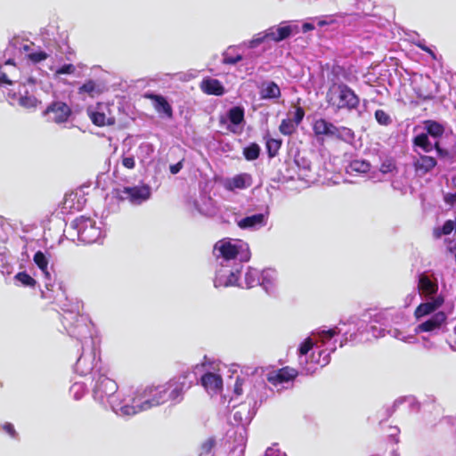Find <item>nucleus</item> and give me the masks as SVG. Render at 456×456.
<instances>
[{
	"mask_svg": "<svg viewBox=\"0 0 456 456\" xmlns=\"http://www.w3.org/2000/svg\"><path fill=\"white\" fill-rule=\"evenodd\" d=\"M34 263L42 271L46 278H50V273L48 271V259L42 251H37L33 256Z\"/></svg>",
	"mask_w": 456,
	"mask_h": 456,
	"instance_id": "obj_28",
	"label": "nucleus"
},
{
	"mask_svg": "<svg viewBox=\"0 0 456 456\" xmlns=\"http://www.w3.org/2000/svg\"><path fill=\"white\" fill-rule=\"evenodd\" d=\"M416 93H417L418 97L424 101L433 99L432 93H425V92H422L420 89H418V91H416Z\"/></svg>",
	"mask_w": 456,
	"mask_h": 456,
	"instance_id": "obj_49",
	"label": "nucleus"
},
{
	"mask_svg": "<svg viewBox=\"0 0 456 456\" xmlns=\"http://www.w3.org/2000/svg\"><path fill=\"white\" fill-rule=\"evenodd\" d=\"M338 135L339 136H337V139L343 141L353 140L354 137L353 130L346 126L338 127Z\"/></svg>",
	"mask_w": 456,
	"mask_h": 456,
	"instance_id": "obj_41",
	"label": "nucleus"
},
{
	"mask_svg": "<svg viewBox=\"0 0 456 456\" xmlns=\"http://www.w3.org/2000/svg\"><path fill=\"white\" fill-rule=\"evenodd\" d=\"M28 60H29L33 63L41 62L48 58V54L44 51H39L36 53H30L27 55Z\"/></svg>",
	"mask_w": 456,
	"mask_h": 456,
	"instance_id": "obj_42",
	"label": "nucleus"
},
{
	"mask_svg": "<svg viewBox=\"0 0 456 456\" xmlns=\"http://www.w3.org/2000/svg\"><path fill=\"white\" fill-rule=\"evenodd\" d=\"M200 382L202 387L208 391H213L215 393L220 392L223 388V379L221 375L207 372L205 373L201 379Z\"/></svg>",
	"mask_w": 456,
	"mask_h": 456,
	"instance_id": "obj_17",
	"label": "nucleus"
},
{
	"mask_svg": "<svg viewBox=\"0 0 456 456\" xmlns=\"http://www.w3.org/2000/svg\"><path fill=\"white\" fill-rule=\"evenodd\" d=\"M425 128L428 135L432 137L439 138L444 133V126L437 121L428 119L424 121Z\"/></svg>",
	"mask_w": 456,
	"mask_h": 456,
	"instance_id": "obj_25",
	"label": "nucleus"
},
{
	"mask_svg": "<svg viewBox=\"0 0 456 456\" xmlns=\"http://www.w3.org/2000/svg\"><path fill=\"white\" fill-rule=\"evenodd\" d=\"M117 195L121 200H128L132 204L140 205L151 198V190L148 184L142 183L118 190Z\"/></svg>",
	"mask_w": 456,
	"mask_h": 456,
	"instance_id": "obj_4",
	"label": "nucleus"
},
{
	"mask_svg": "<svg viewBox=\"0 0 456 456\" xmlns=\"http://www.w3.org/2000/svg\"><path fill=\"white\" fill-rule=\"evenodd\" d=\"M416 45L422 51L428 53L434 60L436 59V53H434V51L432 49H430L428 46H427L425 44L419 42L416 44Z\"/></svg>",
	"mask_w": 456,
	"mask_h": 456,
	"instance_id": "obj_47",
	"label": "nucleus"
},
{
	"mask_svg": "<svg viewBox=\"0 0 456 456\" xmlns=\"http://www.w3.org/2000/svg\"><path fill=\"white\" fill-rule=\"evenodd\" d=\"M370 163L364 159H354L347 166V173L367 174L370 170Z\"/></svg>",
	"mask_w": 456,
	"mask_h": 456,
	"instance_id": "obj_24",
	"label": "nucleus"
},
{
	"mask_svg": "<svg viewBox=\"0 0 456 456\" xmlns=\"http://www.w3.org/2000/svg\"><path fill=\"white\" fill-rule=\"evenodd\" d=\"M234 391L237 395L242 394L241 383H239L238 381H236Z\"/></svg>",
	"mask_w": 456,
	"mask_h": 456,
	"instance_id": "obj_55",
	"label": "nucleus"
},
{
	"mask_svg": "<svg viewBox=\"0 0 456 456\" xmlns=\"http://www.w3.org/2000/svg\"><path fill=\"white\" fill-rule=\"evenodd\" d=\"M250 175L248 174H240L233 176L228 181L226 189L234 191L236 189H245L250 185Z\"/></svg>",
	"mask_w": 456,
	"mask_h": 456,
	"instance_id": "obj_22",
	"label": "nucleus"
},
{
	"mask_svg": "<svg viewBox=\"0 0 456 456\" xmlns=\"http://www.w3.org/2000/svg\"><path fill=\"white\" fill-rule=\"evenodd\" d=\"M182 167H183V161H179L176 164L171 165L169 169H170L171 174L175 175L178 172H180Z\"/></svg>",
	"mask_w": 456,
	"mask_h": 456,
	"instance_id": "obj_51",
	"label": "nucleus"
},
{
	"mask_svg": "<svg viewBox=\"0 0 456 456\" xmlns=\"http://www.w3.org/2000/svg\"><path fill=\"white\" fill-rule=\"evenodd\" d=\"M436 166V159L427 155H420L419 158L413 162L415 172L421 175L430 172Z\"/></svg>",
	"mask_w": 456,
	"mask_h": 456,
	"instance_id": "obj_18",
	"label": "nucleus"
},
{
	"mask_svg": "<svg viewBox=\"0 0 456 456\" xmlns=\"http://www.w3.org/2000/svg\"><path fill=\"white\" fill-rule=\"evenodd\" d=\"M456 231V219L447 220L444 222L442 227L435 228L433 235L436 239L441 238L443 235H449L452 231Z\"/></svg>",
	"mask_w": 456,
	"mask_h": 456,
	"instance_id": "obj_26",
	"label": "nucleus"
},
{
	"mask_svg": "<svg viewBox=\"0 0 456 456\" xmlns=\"http://www.w3.org/2000/svg\"><path fill=\"white\" fill-rule=\"evenodd\" d=\"M122 411L126 414H134L136 413V411L134 410V406H128V405H126L124 407H122Z\"/></svg>",
	"mask_w": 456,
	"mask_h": 456,
	"instance_id": "obj_53",
	"label": "nucleus"
},
{
	"mask_svg": "<svg viewBox=\"0 0 456 456\" xmlns=\"http://www.w3.org/2000/svg\"><path fill=\"white\" fill-rule=\"evenodd\" d=\"M328 102L337 110H355L360 103L358 95L346 84H339L328 94Z\"/></svg>",
	"mask_w": 456,
	"mask_h": 456,
	"instance_id": "obj_2",
	"label": "nucleus"
},
{
	"mask_svg": "<svg viewBox=\"0 0 456 456\" xmlns=\"http://www.w3.org/2000/svg\"><path fill=\"white\" fill-rule=\"evenodd\" d=\"M122 165L124 167H126L127 169L134 168V167H135L134 158L133 156H128V157L124 156L122 158Z\"/></svg>",
	"mask_w": 456,
	"mask_h": 456,
	"instance_id": "obj_46",
	"label": "nucleus"
},
{
	"mask_svg": "<svg viewBox=\"0 0 456 456\" xmlns=\"http://www.w3.org/2000/svg\"><path fill=\"white\" fill-rule=\"evenodd\" d=\"M305 117V110L302 107L298 106L296 108L294 118H291L297 126L302 122Z\"/></svg>",
	"mask_w": 456,
	"mask_h": 456,
	"instance_id": "obj_45",
	"label": "nucleus"
},
{
	"mask_svg": "<svg viewBox=\"0 0 456 456\" xmlns=\"http://www.w3.org/2000/svg\"><path fill=\"white\" fill-rule=\"evenodd\" d=\"M43 114H53L52 120L56 124H62L69 120L72 114V110L66 102L54 101L46 107Z\"/></svg>",
	"mask_w": 456,
	"mask_h": 456,
	"instance_id": "obj_7",
	"label": "nucleus"
},
{
	"mask_svg": "<svg viewBox=\"0 0 456 456\" xmlns=\"http://www.w3.org/2000/svg\"><path fill=\"white\" fill-rule=\"evenodd\" d=\"M144 98L149 99L152 102L154 110L162 117H166L169 119L173 118V108L167 100L160 95L153 93H146Z\"/></svg>",
	"mask_w": 456,
	"mask_h": 456,
	"instance_id": "obj_11",
	"label": "nucleus"
},
{
	"mask_svg": "<svg viewBox=\"0 0 456 456\" xmlns=\"http://www.w3.org/2000/svg\"><path fill=\"white\" fill-rule=\"evenodd\" d=\"M118 387L115 380L105 375H99L93 388L94 397L96 400L102 401L104 398L113 395L118 391Z\"/></svg>",
	"mask_w": 456,
	"mask_h": 456,
	"instance_id": "obj_6",
	"label": "nucleus"
},
{
	"mask_svg": "<svg viewBox=\"0 0 456 456\" xmlns=\"http://www.w3.org/2000/svg\"><path fill=\"white\" fill-rule=\"evenodd\" d=\"M332 22H333V20H319L317 24L319 27H323V26L329 25Z\"/></svg>",
	"mask_w": 456,
	"mask_h": 456,
	"instance_id": "obj_56",
	"label": "nucleus"
},
{
	"mask_svg": "<svg viewBox=\"0 0 456 456\" xmlns=\"http://www.w3.org/2000/svg\"><path fill=\"white\" fill-rule=\"evenodd\" d=\"M234 49L232 47H229L224 53H223V64L225 65H234L238 63L239 61H242L243 57L240 53H232V51Z\"/></svg>",
	"mask_w": 456,
	"mask_h": 456,
	"instance_id": "obj_34",
	"label": "nucleus"
},
{
	"mask_svg": "<svg viewBox=\"0 0 456 456\" xmlns=\"http://www.w3.org/2000/svg\"><path fill=\"white\" fill-rule=\"evenodd\" d=\"M314 346V342L312 338H307L304 340V342L299 346V354L305 355Z\"/></svg>",
	"mask_w": 456,
	"mask_h": 456,
	"instance_id": "obj_43",
	"label": "nucleus"
},
{
	"mask_svg": "<svg viewBox=\"0 0 456 456\" xmlns=\"http://www.w3.org/2000/svg\"><path fill=\"white\" fill-rule=\"evenodd\" d=\"M216 442L214 436L207 438L199 447L198 456H208L210 454L213 448L216 446Z\"/></svg>",
	"mask_w": 456,
	"mask_h": 456,
	"instance_id": "obj_35",
	"label": "nucleus"
},
{
	"mask_svg": "<svg viewBox=\"0 0 456 456\" xmlns=\"http://www.w3.org/2000/svg\"><path fill=\"white\" fill-rule=\"evenodd\" d=\"M374 116L377 122L381 126H388L392 123L390 116L383 110H377Z\"/></svg>",
	"mask_w": 456,
	"mask_h": 456,
	"instance_id": "obj_39",
	"label": "nucleus"
},
{
	"mask_svg": "<svg viewBox=\"0 0 456 456\" xmlns=\"http://www.w3.org/2000/svg\"><path fill=\"white\" fill-rule=\"evenodd\" d=\"M454 330H455V333H456V326H455V329H454Z\"/></svg>",
	"mask_w": 456,
	"mask_h": 456,
	"instance_id": "obj_60",
	"label": "nucleus"
},
{
	"mask_svg": "<svg viewBox=\"0 0 456 456\" xmlns=\"http://www.w3.org/2000/svg\"><path fill=\"white\" fill-rule=\"evenodd\" d=\"M265 224V216L263 214H255L246 216L238 222V225L241 229L252 228Z\"/></svg>",
	"mask_w": 456,
	"mask_h": 456,
	"instance_id": "obj_23",
	"label": "nucleus"
},
{
	"mask_svg": "<svg viewBox=\"0 0 456 456\" xmlns=\"http://www.w3.org/2000/svg\"><path fill=\"white\" fill-rule=\"evenodd\" d=\"M313 132L315 137L322 143L324 142L323 136L334 137L338 135V127L325 118L316 119L313 124Z\"/></svg>",
	"mask_w": 456,
	"mask_h": 456,
	"instance_id": "obj_8",
	"label": "nucleus"
},
{
	"mask_svg": "<svg viewBox=\"0 0 456 456\" xmlns=\"http://www.w3.org/2000/svg\"><path fill=\"white\" fill-rule=\"evenodd\" d=\"M239 271L233 272L228 267H222L216 273L215 286L216 288L235 286L239 281Z\"/></svg>",
	"mask_w": 456,
	"mask_h": 456,
	"instance_id": "obj_12",
	"label": "nucleus"
},
{
	"mask_svg": "<svg viewBox=\"0 0 456 456\" xmlns=\"http://www.w3.org/2000/svg\"><path fill=\"white\" fill-rule=\"evenodd\" d=\"M227 117L232 125H240L244 121V109L240 106L232 107L228 110Z\"/></svg>",
	"mask_w": 456,
	"mask_h": 456,
	"instance_id": "obj_27",
	"label": "nucleus"
},
{
	"mask_svg": "<svg viewBox=\"0 0 456 456\" xmlns=\"http://www.w3.org/2000/svg\"><path fill=\"white\" fill-rule=\"evenodd\" d=\"M395 169H396V165H395V160L393 159H387L386 160H384L381 163L380 167H379V171L382 174L392 173Z\"/></svg>",
	"mask_w": 456,
	"mask_h": 456,
	"instance_id": "obj_40",
	"label": "nucleus"
},
{
	"mask_svg": "<svg viewBox=\"0 0 456 456\" xmlns=\"http://www.w3.org/2000/svg\"><path fill=\"white\" fill-rule=\"evenodd\" d=\"M298 371L289 366L282 367L267 374V381L273 386L294 380Z\"/></svg>",
	"mask_w": 456,
	"mask_h": 456,
	"instance_id": "obj_10",
	"label": "nucleus"
},
{
	"mask_svg": "<svg viewBox=\"0 0 456 456\" xmlns=\"http://www.w3.org/2000/svg\"><path fill=\"white\" fill-rule=\"evenodd\" d=\"M413 144L420 147L425 152H430L433 150V145L428 139V134L425 133L415 136L413 139Z\"/></svg>",
	"mask_w": 456,
	"mask_h": 456,
	"instance_id": "obj_31",
	"label": "nucleus"
},
{
	"mask_svg": "<svg viewBox=\"0 0 456 456\" xmlns=\"http://www.w3.org/2000/svg\"><path fill=\"white\" fill-rule=\"evenodd\" d=\"M265 41H270L269 34L266 29L255 35L254 37L248 42V47L256 48Z\"/></svg>",
	"mask_w": 456,
	"mask_h": 456,
	"instance_id": "obj_38",
	"label": "nucleus"
},
{
	"mask_svg": "<svg viewBox=\"0 0 456 456\" xmlns=\"http://www.w3.org/2000/svg\"><path fill=\"white\" fill-rule=\"evenodd\" d=\"M436 152L440 157H443V158L449 156V151L447 150H444L442 148Z\"/></svg>",
	"mask_w": 456,
	"mask_h": 456,
	"instance_id": "obj_57",
	"label": "nucleus"
},
{
	"mask_svg": "<svg viewBox=\"0 0 456 456\" xmlns=\"http://www.w3.org/2000/svg\"><path fill=\"white\" fill-rule=\"evenodd\" d=\"M143 393L148 399L142 403L141 410H147L170 402L165 384L148 387Z\"/></svg>",
	"mask_w": 456,
	"mask_h": 456,
	"instance_id": "obj_5",
	"label": "nucleus"
},
{
	"mask_svg": "<svg viewBox=\"0 0 456 456\" xmlns=\"http://www.w3.org/2000/svg\"><path fill=\"white\" fill-rule=\"evenodd\" d=\"M259 94L260 98L263 100L279 99L281 96V89L274 81L263 82L260 87Z\"/></svg>",
	"mask_w": 456,
	"mask_h": 456,
	"instance_id": "obj_19",
	"label": "nucleus"
},
{
	"mask_svg": "<svg viewBox=\"0 0 456 456\" xmlns=\"http://www.w3.org/2000/svg\"><path fill=\"white\" fill-rule=\"evenodd\" d=\"M39 102L34 95L28 94L19 99V105L26 109H36Z\"/></svg>",
	"mask_w": 456,
	"mask_h": 456,
	"instance_id": "obj_36",
	"label": "nucleus"
},
{
	"mask_svg": "<svg viewBox=\"0 0 456 456\" xmlns=\"http://www.w3.org/2000/svg\"><path fill=\"white\" fill-rule=\"evenodd\" d=\"M103 105L102 103L97 104L95 110L90 109L87 110L88 117L92 123L97 126H112L115 124L114 117H107L104 111L102 110Z\"/></svg>",
	"mask_w": 456,
	"mask_h": 456,
	"instance_id": "obj_15",
	"label": "nucleus"
},
{
	"mask_svg": "<svg viewBox=\"0 0 456 456\" xmlns=\"http://www.w3.org/2000/svg\"><path fill=\"white\" fill-rule=\"evenodd\" d=\"M418 289L420 293L428 297L437 292L438 285L432 281L428 276L422 273L419 277Z\"/></svg>",
	"mask_w": 456,
	"mask_h": 456,
	"instance_id": "obj_21",
	"label": "nucleus"
},
{
	"mask_svg": "<svg viewBox=\"0 0 456 456\" xmlns=\"http://www.w3.org/2000/svg\"><path fill=\"white\" fill-rule=\"evenodd\" d=\"M260 151L261 149L259 145L256 142H252L243 149V155L247 160L252 161L259 158Z\"/></svg>",
	"mask_w": 456,
	"mask_h": 456,
	"instance_id": "obj_33",
	"label": "nucleus"
},
{
	"mask_svg": "<svg viewBox=\"0 0 456 456\" xmlns=\"http://www.w3.org/2000/svg\"><path fill=\"white\" fill-rule=\"evenodd\" d=\"M322 334H323V338H331L337 334V331L334 329H330L328 330H323Z\"/></svg>",
	"mask_w": 456,
	"mask_h": 456,
	"instance_id": "obj_52",
	"label": "nucleus"
},
{
	"mask_svg": "<svg viewBox=\"0 0 456 456\" xmlns=\"http://www.w3.org/2000/svg\"><path fill=\"white\" fill-rule=\"evenodd\" d=\"M445 203L452 206L456 202V193H447L444 196Z\"/></svg>",
	"mask_w": 456,
	"mask_h": 456,
	"instance_id": "obj_50",
	"label": "nucleus"
},
{
	"mask_svg": "<svg viewBox=\"0 0 456 456\" xmlns=\"http://www.w3.org/2000/svg\"><path fill=\"white\" fill-rule=\"evenodd\" d=\"M15 280L20 282L23 286L34 288L37 285V281L32 278L26 272H20L14 276Z\"/></svg>",
	"mask_w": 456,
	"mask_h": 456,
	"instance_id": "obj_37",
	"label": "nucleus"
},
{
	"mask_svg": "<svg viewBox=\"0 0 456 456\" xmlns=\"http://www.w3.org/2000/svg\"><path fill=\"white\" fill-rule=\"evenodd\" d=\"M200 88L208 95L222 96L225 94L224 86L216 78H203L200 84Z\"/></svg>",
	"mask_w": 456,
	"mask_h": 456,
	"instance_id": "obj_14",
	"label": "nucleus"
},
{
	"mask_svg": "<svg viewBox=\"0 0 456 456\" xmlns=\"http://www.w3.org/2000/svg\"><path fill=\"white\" fill-rule=\"evenodd\" d=\"M3 429L7 433L9 434L12 437H16L17 434H16V431L14 429V427L12 424L11 423H5L4 426H3Z\"/></svg>",
	"mask_w": 456,
	"mask_h": 456,
	"instance_id": "obj_48",
	"label": "nucleus"
},
{
	"mask_svg": "<svg viewBox=\"0 0 456 456\" xmlns=\"http://www.w3.org/2000/svg\"><path fill=\"white\" fill-rule=\"evenodd\" d=\"M215 249H218L220 255L226 260L235 259L239 254L238 247L230 241L220 240L215 245Z\"/></svg>",
	"mask_w": 456,
	"mask_h": 456,
	"instance_id": "obj_20",
	"label": "nucleus"
},
{
	"mask_svg": "<svg viewBox=\"0 0 456 456\" xmlns=\"http://www.w3.org/2000/svg\"><path fill=\"white\" fill-rule=\"evenodd\" d=\"M196 384L195 376L189 370L170 379L165 383L170 402L174 404L182 403L185 393Z\"/></svg>",
	"mask_w": 456,
	"mask_h": 456,
	"instance_id": "obj_1",
	"label": "nucleus"
},
{
	"mask_svg": "<svg viewBox=\"0 0 456 456\" xmlns=\"http://www.w3.org/2000/svg\"><path fill=\"white\" fill-rule=\"evenodd\" d=\"M297 125L291 118H284L279 126V131L283 135H292L297 128Z\"/></svg>",
	"mask_w": 456,
	"mask_h": 456,
	"instance_id": "obj_30",
	"label": "nucleus"
},
{
	"mask_svg": "<svg viewBox=\"0 0 456 456\" xmlns=\"http://www.w3.org/2000/svg\"><path fill=\"white\" fill-rule=\"evenodd\" d=\"M447 315L444 312L439 311L435 313L429 319L419 323L415 328V332L417 334L422 332H432L441 329L443 325L446 323Z\"/></svg>",
	"mask_w": 456,
	"mask_h": 456,
	"instance_id": "obj_9",
	"label": "nucleus"
},
{
	"mask_svg": "<svg viewBox=\"0 0 456 456\" xmlns=\"http://www.w3.org/2000/svg\"><path fill=\"white\" fill-rule=\"evenodd\" d=\"M433 148L436 149V151H438L441 147H440V143L438 142H436L434 145H433Z\"/></svg>",
	"mask_w": 456,
	"mask_h": 456,
	"instance_id": "obj_58",
	"label": "nucleus"
},
{
	"mask_svg": "<svg viewBox=\"0 0 456 456\" xmlns=\"http://www.w3.org/2000/svg\"><path fill=\"white\" fill-rule=\"evenodd\" d=\"M76 71V67L71 64H64L61 67H60L56 71V75H64V74H73Z\"/></svg>",
	"mask_w": 456,
	"mask_h": 456,
	"instance_id": "obj_44",
	"label": "nucleus"
},
{
	"mask_svg": "<svg viewBox=\"0 0 456 456\" xmlns=\"http://www.w3.org/2000/svg\"><path fill=\"white\" fill-rule=\"evenodd\" d=\"M78 93H85L87 94L89 96L94 97V94H99L101 93V90L94 80L89 79L78 88Z\"/></svg>",
	"mask_w": 456,
	"mask_h": 456,
	"instance_id": "obj_32",
	"label": "nucleus"
},
{
	"mask_svg": "<svg viewBox=\"0 0 456 456\" xmlns=\"http://www.w3.org/2000/svg\"><path fill=\"white\" fill-rule=\"evenodd\" d=\"M72 227L77 230L78 240L86 244H92L100 238L101 230L95 222L90 218L81 216L72 222Z\"/></svg>",
	"mask_w": 456,
	"mask_h": 456,
	"instance_id": "obj_3",
	"label": "nucleus"
},
{
	"mask_svg": "<svg viewBox=\"0 0 456 456\" xmlns=\"http://www.w3.org/2000/svg\"><path fill=\"white\" fill-rule=\"evenodd\" d=\"M22 48H23V50H24L25 52H28V51L30 49V46H29L28 45H23V47H22Z\"/></svg>",
	"mask_w": 456,
	"mask_h": 456,
	"instance_id": "obj_59",
	"label": "nucleus"
},
{
	"mask_svg": "<svg viewBox=\"0 0 456 456\" xmlns=\"http://www.w3.org/2000/svg\"><path fill=\"white\" fill-rule=\"evenodd\" d=\"M444 302V297L438 296L432 298L430 301L419 304L414 311V317L417 320H419L427 315L436 313V311L443 305Z\"/></svg>",
	"mask_w": 456,
	"mask_h": 456,
	"instance_id": "obj_13",
	"label": "nucleus"
},
{
	"mask_svg": "<svg viewBox=\"0 0 456 456\" xmlns=\"http://www.w3.org/2000/svg\"><path fill=\"white\" fill-rule=\"evenodd\" d=\"M285 22H281V26H273L266 29L269 34L270 41L279 43L282 40L289 38L293 31L294 28L290 25H283Z\"/></svg>",
	"mask_w": 456,
	"mask_h": 456,
	"instance_id": "obj_16",
	"label": "nucleus"
},
{
	"mask_svg": "<svg viewBox=\"0 0 456 456\" xmlns=\"http://www.w3.org/2000/svg\"><path fill=\"white\" fill-rule=\"evenodd\" d=\"M282 140L275 138H266L265 146L269 158H274L278 155L281 147Z\"/></svg>",
	"mask_w": 456,
	"mask_h": 456,
	"instance_id": "obj_29",
	"label": "nucleus"
},
{
	"mask_svg": "<svg viewBox=\"0 0 456 456\" xmlns=\"http://www.w3.org/2000/svg\"><path fill=\"white\" fill-rule=\"evenodd\" d=\"M302 29L304 32L311 31L314 29V26L312 23H304L302 26Z\"/></svg>",
	"mask_w": 456,
	"mask_h": 456,
	"instance_id": "obj_54",
	"label": "nucleus"
}]
</instances>
